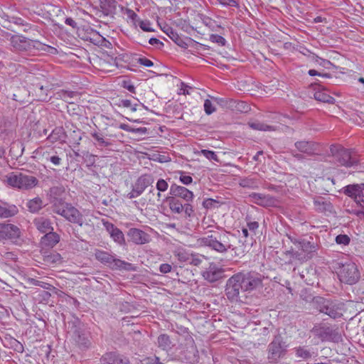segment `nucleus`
I'll list each match as a JSON object with an SVG mask.
<instances>
[{"instance_id": "nucleus-16", "label": "nucleus", "mask_w": 364, "mask_h": 364, "mask_svg": "<svg viewBox=\"0 0 364 364\" xmlns=\"http://www.w3.org/2000/svg\"><path fill=\"white\" fill-rule=\"evenodd\" d=\"M62 216L69 222L76 223L80 227L84 224L83 215L70 203L66 205L65 214Z\"/></svg>"}, {"instance_id": "nucleus-48", "label": "nucleus", "mask_w": 364, "mask_h": 364, "mask_svg": "<svg viewBox=\"0 0 364 364\" xmlns=\"http://www.w3.org/2000/svg\"><path fill=\"white\" fill-rule=\"evenodd\" d=\"M183 213H184L185 218L186 219L191 220L195 217V215H196L195 210H194L193 206L192 205L191 202H186L183 204Z\"/></svg>"}, {"instance_id": "nucleus-42", "label": "nucleus", "mask_w": 364, "mask_h": 364, "mask_svg": "<svg viewBox=\"0 0 364 364\" xmlns=\"http://www.w3.org/2000/svg\"><path fill=\"white\" fill-rule=\"evenodd\" d=\"M68 203L64 202L62 199L57 200L52 205V211L60 215L65 214V206Z\"/></svg>"}, {"instance_id": "nucleus-47", "label": "nucleus", "mask_w": 364, "mask_h": 364, "mask_svg": "<svg viewBox=\"0 0 364 364\" xmlns=\"http://www.w3.org/2000/svg\"><path fill=\"white\" fill-rule=\"evenodd\" d=\"M222 204H223V202L219 201L216 199L213 198H207L203 201V206L205 209H212V208H219Z\"/></svg>"}, {"instance_id": "nucleus-4", "label": "nucleus", "mask_w": 364, "mask_h": 364, "mask_svg": "<svg viewBox=\"0 0 364 364\" xmlns=\"http://www.w3.org/2000/svg\"><path fill=\"white\" fill-rule=\"evenodd\" d=\"M73 339L76 346L82 351L90 349L92 346V337L90 330L79 320L73 323Z\"/></svg>"}, {"instance_id": "nucleus-37", "label": "nucleus", "mask_w": 364, "mask_h": 364, "mask_svg": "<svg viewBox=\"0 0 364 364\" xmlns=\"http://www.w3.org/2000/svg\"><path fill=\"white\" fill-rule=\"evenodd\" d=\"M95 257L99 262L109 267L111 261L112 260L113 255H110L107 252L101 250H96L95 252Z\"/></svg>"}, {"instance_id": "nucleus-44", "label": "nucleus", "mask_w": 364, "mask_h": 364, "mask_svg": "<svg viewBox=\"0 0 364 364\" xmlns=\"http://www.w3.org/2000/svg\"><path fill=\"white\" fill-rule=\"evenodd\" d=\"M62 156H49V154H42V161L45 162H50L52 164H53L55 166H58L62 163Z\"/></svg>"}, {"instance_id": "nucleus-1", "label": "nucleus", "mask_w": 364, "mask_h": 364, "mask_svg": "<svg viewBox=\"0 0 364 364\" xmlns=\"http://www.w3.org/2000/svg\"><path fill=\"white\" fill-rule=\"evenodd\" d=\"M264 276L255 271H242L230 277L226 282L225 295L229 301H237L240 292H251L262 287Z\"/></svg>"}, {"instance_id": "nucleus-35", "label": "nucleus", "mask_w": 364, "mask_h": 364, "mask_svg": "<svg viewBox=\"0 0 364 364\" xmlns=\"http://www.w3.org/2000/svg\"><path fill=\"white\" fill-rule=\"evenodd\" d=\"M158 347L163 350L169 351L173 346L170 336L168 334L162 333L157 338Z\"/></svg>"}, {"instance_id": "nucleus-51", "label": "nucleus", "mask_w": 364, "mask_h": 364, "mask_svg": "<svg viewBox=\"0 0 364 364\" xmlns=\"http://www.w3.org/2000/svg\"><path fill=\"white\" fill-rule=\"evenodd\" d=\"M124 14H126L129 19L131 20L132 23L136 26V23L140 21L138 15L131 9L126 8L124 9Z\"/></svg>"}, {"instance_id": "nucleus-5", "label": "nucleus", "mask_w": 364, "mask_h": 364, "mask_svg": "<svg viewBox=\"0 0 364 364\" xmlns=\"http://www.w3.org/2000/svg\"><path fill=\"white\" fill-rule=\"evenodd\" d=\"M11 46L18 51H33L34 50L49 52L54 48L43 44L38 41H33L23 36L14 35L11 38Z\"/></svg>"}, {"instance_id": "nucleus-39", "label": "nucleus", "mask_w": 364, "mask_h": 364, "mask_svg": "<svg viewBox=\"0 0 364 364\" xmlns=\"http://www.w3.org/2000/svg\"><path fill=\"white\" fill-rule=\"evenodd\" d=\"M90 135L97 141L95 145L100 149L109 147L112 145L109 140L105 139L102 134L97 132H91Z\"/></svg>"}, {"instance_id": "nucleus-61", "label": "nucleus", "mask_w": 364, "mask_h": 364, "mask_svg": "<svg viewBox=\"0 0 364 364\" xmlns=\"http://www.w3.org/2000/svg\"><path fill=\"white\" fill-rule=\"evenodd\" d=\"M141 364H164L160 361L159 357L154 355L153 358L149 357L144 360Z\"/></svg>"}, {"instance_id": "nucleus-52", "label": "nucleus", "mask_w": 364, "mask_h": 364, "mask_svg": "<svg viewBox=\"0 0 364 364\" xmlns=\"http://www.w3.org/2000/svg\"><path fill=\"white\" fill-rule=\"evenodd\" d=\"M201 19H202L203 23L206 26L210 28L212 31H215V27L220 28V26L217 25L215 21L214 20H213L212 18H210V17L202 15Z\"/></svg>"}, {"instance_id": "nucleus-29", "label": "nucleus", "mask_w": 364, "mask_h": 364, "mask_svg": "<svg viewBox=\"0 0 364 364\" xmlns=\"http://www.w3.org/2000/svg\"><path fill=\"white\" fill-rule=\"evenodd\" d=\"M117 4L115 0H99L100 11L106 16L115 14Z\"/></svg>"}, {"instance_id": "nucleus-32", "label": "nucleus", "mask_w": 364, "mask_h": 364, "mask_svg": "<svg viewBox=\"0 0 364 364\" xmlns=\"http://www.w3.org/2000/svg\"><path fill=\"white\" fill-rule=\"evenodd\" d=\"M164 32L168 35V36L178 46L186 48L188 47V43L186 42V40L181 38L178 33L173 30L171 27H168Z\"/></svg>"}, {"instance_id": "nucleus-31", "label": "nucleus", "mask_w": 364, "mask_h": 364, "mask_svg": "<svg viewBox=\"0 0 364 364\" xmlns=\"http://www.w3.org/2000/svg\"><path fill=\"white\" fill-rule=\"evenodd\" d=\"M66 137L65 132L63 127H55L52 132L48 136L47 141L53 144L57 141L63 144L65 142Z\"/></svg>"}, {"instance_id": "nucleus-64", "label": "nucleus", "mask_w": 364, "mask_h": 364, "mask_svg": "<svg viewBox=\"0 0 364 364\" xmlns=\"http://www.w3.org/2000/svg\"><path fill=\"white\" fill-rule=\"evenodd\" d=\"M122 86L132 93L136 92L135 87L130 80H124L122 82Z\"/></svg>"}, {"instance_id": "nucleus-56", "label": "nucleus", "mask_w": 364, "mask_h": 364, "mask_svg": "<svg viewBox=\"0 0 364 364\" xmlns=\"http://www.w3.org/2000/svg\"><path fill=\"white\" fill-rule=\"evenodd\" d=\"M156 188L159 192H165L168 188V183L166 180L159 178L156 182Z\"/></svg>"}, {"instance_id": "nucleus-12", "label": "nucleus", "mask_w": 364, "mask_h": 364, "mask_svg": "<svg viewBox=\"0 0 364 364\" xmlns=\"http://www.w3.org/2000/svg\"><path fill=\"white\" fill-rule=\"evenodd\" d=\"M154 183V177L151 174H142L132 185V189L130 193L127 195V198L132 199L141 196L147 187Z\"/></svg>"}, {"instance_id": "nucleus-28", "label": "nucleus", "mask_w": 364, "mask_h": 364, "mask_svg": "<svg viewBox=\"0 0 364 364\" xmlns=\"http://www.w3.org/2000/svg\"><path fill=\"white\" fill-rule=\"evenodd\" d=\"M284 250L282 251V258L285 264H293L295 262L300 263V256L297 250H294L292 247L287 248L285 245L283 246Z\"/></svg>"}, {"instance_id": "nucleus-11", "label": "nucleus", "mask_w": 364, "mask_h": 364, "mask_svg": "<svg viewBox=\"0 0 364 364\" xmlns=\"http://www.w3.org/2000/svg\"><path fill=\"white\" fill-rule=\"evenodd\" d=\"M311 332L322 341H330L338 343L341 340V335L338 328H333L331 326H314L311 329Z\"/></svg>"}, {"instance_id": "nucleus-8", "label": "nucleus", "mask_w": 364, "mask_h": 364, "mask_svg": "<svg viewBox=\"0 0 364 364\" xmlns=\"http://www.w3.org/2000/svg\"><path fill=\"white\" fill-rule=\"evenodd\" d=\"M288 345L280 335H277L267 346V360L270 363H277L287 353Z\"/></svg>"}, {"instance_id": "nucleus-36", "label": "nucleus", "mask_w": 364, "mask_h": 364, "mask_svg": "<svg viewBox=\"0 0 364 364\" xmlns=\"http://www.w3.org/2000/svg\"><path fill=\"white\" fill-rule=\"evenodd\" d=\"M239 185L242 188L255 189L259 188V181L257 178L255 177H243L240 178Z\"/></svg>"}, {"instance_id": "nucleus-59", "label": "nucleus", "mask_w": 364, "mask_h": 364, "mask_svg": "<svg viewBox=\"0 0 364 364\" xmlns=\"http://www.w3.org/2000/svg\"><path fill=\"white\" fill-rule=\"evenodd\" d=\"M203 107H204L205 112L208 115L211 114L216 109L215 107L213 106V103L211 102V101L208 99L205 100Z\"/></svg>"}, {"instance_id": "nucleus-53", "label": "nucleus", "mask_w": 364, "mask_h": 364, "mask_svg": "<svg viewBox=\"0 0 364 364\" xmlns=\"http://www.w3.org/2000/svg\"><path fill=\"white\" fill-rule=\"evenodd\" d=\"M210 41L213 43H218L220 46H224L226 44V40L221 36L218 34H211L209 38Z\"/></svg>"}, {"instance_id": "nucleus-24", "label": "nucleus", "mask_w": 364, "mask_h": 364, "mask_svg": "<svg viewBox=\"0 0 364 364\" xmlns=\"http://www.w3.org/2000/svg\"><path fill=\"white\" fill-rule=\"evenodd\" d=\"M107 232L109 233L110 237L114 240V242L119 245H123L125 242L124 236L122 230H120L114 224L106 222L104 223Z\"/></svg>"}, {"instance_id": "nucleus-46", "label": "nucleus", "mask_w": 364, "mask_h": 364, "mask_svg": "<svg viewBox=\"0 0 364 364\" xmlns=\"http://www.w3.org/2000/svg\"><path fill=\"white\" fill-rule=\"evenodd\" d=\"M248 125L253 129L259 130V131H274V129L273 127L267 125L266 124L255 122H249Z\"/></svg>"}, {"instance_id": "nucleus-3", "label": "nucleus", "mask_w": 364, "mask_h": 364, "mask_svg": "<svg viewBox=\"0 0 364 364\" xmlns=\"http://www.w3.org/2000/svg\"><path fill=\"white\" fill-rule=\"evenodd\" d=\"M314 303L316 309L319 312L328 315L331 318L336 319L343 316L345 304L342 301L317 297Z\"/></svg>"}, {"instance_id": "nucleus-58", "label": "nucleus", "mask_w": 364, "mask_h": 364, "mask_svg": "<svg viewBox=\"0 0 364 364\" xmlns=\"http://www.w3.org/2000/svg\"><path fill=\"white\" fill-rule=\"evenodd\" d=\"M245 220L247 221V227H248L249 230L250 231L253 232L255 234V231L259 228L258 222H257V221H252L251 220V217L249 216V215L246 216Z\"/></svg>"}, {"instance_id": "nucleus-13", "label": "nucleus", "mask_w": 364, "mask_h": 364, "mask_svg": "<svg viewBox=\"0 0 364 364\" xmlns=\"http://www.w3.org/2000/svg\"><path fill=\"white\" fill-rule=\"evenodd\" d=\"M169 194L176 198L183 199L185 202H192L194 198V194L187 188L179 186L176 183H172L170 186Z\"/></svg>"}, {"instance_id": "nucleus-40", "label": "nucleus", "mask_w": 364, "mask_h": 364, "mask_svg": "<svg viewBox=\"0 0 364 364\" xmlns=\"http://www.w3.org/2000/svg\"><path fill=\"white\" fill-rule=\"evenodd\" d=\"M34 92L36 96L38 97V101L46 102L48 100V91L47 88H45L43 85L40 84H36L34 88Z\"/></svg>"}, {"instance_id": "nucleus-50", "label": "nucleus", "mask_w": 364, "mask_h": 364, "mask_svg": "<svg viewBox=\"0 0 364 364\" xmlns=\"http://www.w3.org/2000/svg\"><path fill=\"white\" fill-rule=\"evenodd\" d=\"M28 283L31 285L41 287L44 289L50 290L51 289V288H53V287L51 284L42 281L37 280L34 278H28Z\"/></svg>"}, {"instance_id": "nucleus-19", "label": "nucleus", "mask_w": 364, "mask_h": 364, "mask_svg": "<svg viewBox=\"0 0 364 364\" xmlns=\"http://www.w3.org/2000/svg\"><path fill=\"white\" fill-rule=\"evenodd\" d=\"M294 146L298 151L308 156L314 155L320 151L319 144L312 141H299Z\"/></svg>"}, {"instance_id": "nucleus-14", "label": "nucleus", "mask_w": 364, "mask_h": 364, "mask_svg": "<svg viewBox=\"0 0 364 364\" xmlns=\"http://www.w3.org/2000/svg\"><path fill=\"white\" fill-rule=\"evenodd\" d=\"M251 201L264 208L275 207L277 200L274 196L259 193H252L250 196Z\"/></svg>"}, {"instance_id": "nucleus-43", "label": "nucleus", "mask_w": 364, "mask_h": 364, "mask_svg": "<svg viewBox=\"0 0 364 364\" xmlns=\"http://www.w3.org/2000/svg\"><path fill=\"white\" fill-rule=\"evenodd\" d=\"M43 260L48 264H59L62 262L61 255L56 252H51L48 255H45Z\"/></svg>"}, {"instance_id": "nucleus-38", "label": "nucleus", "mask_w": 364, "mask_h": 364, "mask_svg": "<svg viewBox=\"0 0 364 364\" xmlns=\"http://www.w3.org/2000/svg\"><path fill=\"white\" fill-rule=\"evenodd\" d=\"M314 204L316 210L318 212L323 213L326 211H330L332 208V205L330 202H327L324 198L319 197L314 199Z\"/></svg>"}, {"instance_id": "nucleus-15", "label": "nucleus", "mask_w": 364, "mask_h": 364, "mask_svg": "<svg viewBox=\"0 0 364 364\" xmlns=\"http://www.w3.org/2000/svg\"><path fill=\"white\" fill-rule=\"evenodd\" d=\"M19 228L13 224L0 223V241L14 240L20 237Z\"/></svg>"}, {"instance_id": "nucleus-6", "label": "nucleus", "mask_w": 364, "mask_h": 364, "mask_svg": "<svg viewBox=\"0 0 364 364\" xmlns=\"http://www.w3.org/2000/svg\"><path fill=\"white\" fill-rule=\"evenodd\" d=\"M7 183L20 190H31L38 183V180L33 176L23 173H10L6 176Z\"/></svg>"}, {"instance_id": "nucleus-26", "label": "nucleus", "mask_w": 364, "mask_h": 364, "mask_svg": "<svg viewBox=\"0 0 364 364\" xmlns=\"http://www.w3.org/2000/svg\"><path fill=\"white\" fill-rule=\"evenodd\" d=\"M33 225L41 233H46L53 230L51 220L45 217H38L33 220Z\"/></svg>"}, {"instance_id": "nucleus-60", "label": "nucleus", "mask_w": 364, "mask_h": 364, "mask_svg": "<svg viewBox=\"0 0 364 364\" xmlns=\"http://www.w3.org/2000/svg\"><path fill=\"white\" fill-rule=\"evenodd\" d=\"M336 242L337 244L346 245L349 244L350 238L346 235H338L336 237Z\"/></svg>"}, {"instance_id": "nucleus-54", "label": "nucleus", "mask_w": 364, "mask_h": 364, "mask_svg": "<svg viewBox=\"0 0 364 364\" xmlns=\"http://www.w3.org/2000/svg\"><path fill=\"white\" fill-rule=\"evenodd\" d=\"M178 173L180 174L179 181L183 184L188 186L192 183L193 178L191 176L187 175L186 172L182 171H180Z\"/></svg>"}, {"instance_id": "nucleus-22", "label": "nucleus", "mask_w": 364, "mask_h": 364, "mask_svg": "<svg viewBox=\"0 0 364 364\" xmlns=\"http://www.w3.org/2000/svg\"><path fill=\"white\" fill-rule=\"evenodd\" d=\"M360 188L359 183L350 184L343 187L341 192L353 199L355 203H360V200L364 198V193H362Z\"/></svg>"}, {"instance_id": "nucleus-25", "label": "nucleus", "mask_w": 364, "mask_h": 364, "mask_svg": "<svg viewBox=\"0 0 364 364\" xmlns=\"http://www.w3.org/2000/svg\"><path fill=\"white\" fill-rule=\"evenodd\" d=\"M183 355L186 363L198 364L199 363V353L196 347L193 345L186 348L183 352Z\"/></svg>"}, {"instance_id": "nucleus-21", "label": "nucleus", "mask_w": 364, "mask_h": 364, "mask_svg": "<svg viewBox=\"0 0 364 364\" xmlns=\"http://www.w3.org/2000/svg\"><path fill=\"white\" fill-rule=\"evenodd\" d=\"M311 87L317 86V87L314 88V97L316 100L326 102L328 104H334L336 100L328 95L325 88L321 85L318 82H314L311 85Z\"/></svg>"}, {"instance_id": "nucleus-41", "label": "nucleus", "mask_w": 364, "mask_h": 364, "mask_svg": "<svg viewBox=\"0 0 364 364\" xmlns=\"http://www.w3.org/2000/svg\"><path fill=\"white\" fill-rule=\"evenodd\" d=\"M296 358L308 360L311 358L312 354L309 348L306 346H297L293 348Z\"/></svg>"}, {"instance_id": "nucleus-17", "label": "nucleus", "mask_w": 364, "mask_h": 364, "mask_svg": "<svg viewBox=\"0 0 364 364\" xmlns=\"http://www.w3.org/2000/svg\"><path fill=\"white\" fill-rule=\"evenodd\" d=\"M202 275L206 281L211 283L215 282L224 277V269L215 264H210Z\"/></svg>"}, {"instance_id": "nucleus-23", "label": "nucleus", "mask_w": 364, "mask_h": 364, "mask_svg": "<svg viewBox=\"0 0 364 364\" xmlns=\"http://www.w3.org/2000/svg\"><path fill=\"white\" fill-rule=\"evenodd\" d=\"M60 235L51 230L41 238L40 244L43 248L51 249L60 242Z\"/></svg>"}, {"instance_id": "nucleus-18", "label": "nucleus", "mask_w": 364, "mask_h": 364, "mask_svg": "<svg viewBox=\"0 0 364 364\" xmlns=\"http://www.w3.org/2000/svg\"><path fill=\"white\" fill-rule=\"evenodd\" d=\"M101 364H129V360L127 357L117 352L106 353L100 358Z\"/></svg>"}, {"instance_id": "nucleus-2", "label": "nucleus", "mask_w": 364, "mask_h": 364, "mask_svg": "<svg viewBox=\"0 0 364 364\" xmlns=\"http://www.w3.org/2000/svg\"><path fill=\"white\" fill-rule=\"evenodd\" d=\"M207 235L198 239L200 244L220 254L235 250L236 237L230 232L223 229L210 230Z\"/></svg>"}, {"instance_id": "nucleus-27", "label": "nucleus", "mask_w": 364, "mask_h": 364, "mask_svg": "<svg viewBox=\"0 0 364 364\" xmlns=\"http://www.w3.org/2000/svg\"><path fill=\"white\" fill-rule=\"evenodd\" d=\"M164 202L166 203L172 213L181 214L183 211V204L179 198L169 196L165 198Z\"/></svg>"}, {"instance_id": "nucleus-57", "label": "nucleus", "mask_w": 364, "mask_h": 364, "mask_svg": "<svg viewBox=\"0 0 364 364\" xmlns=\"http://www.w3.org/2000/svg\"><path fill=\"white\" fill-rule=\"evenodd\" d=\"M139 26L141 30L146 32H153L154 30L151 27V22L149 20L140 21L138 22Z\"/></svg>"}, {"instance_id": "nucleus-30", "label": "nucleus", "mask_w": 364, "mask_h": 364, "mask_svg": "<svg viewBox=\"0 0 364 364\" xmlns=\"http://www.w3.org/2000/svg\"><path fill=\"white\" fill-rule=\"evenodd\" d=\"M26 205L28 211L33 214L38 213L46 206L43 200L38 196L28 200Z\"/></svg>"}, {"instance_id": "nucleus-63", "label": "nucleus", "mask_w": 364, "mask_h": 364, "mask_svg": "<svg viewBox=\"0 0 364 364\" xmlns=\"http://www.w3.org/2000/svg\"><path fill=\"white\" fill-rule=\"evenodd\" d=\"M308 74L310 76H319L321 77L330 78L331 77V75L329 73H319L316 70L311 69L308 71Z\"/></svg>"}, {"instance_id": "nucleus-34", "label": "nucleus", "mask_w": 364, "mask_h": 364, "mask_svg": "<svg viewBox=\"0 0 364 364\" xmlns=\"http://www.w3.org/2000/svg\"><path fill=\"white\" fill-rule=\"evenodd\" d=\"M113 270H132V264L129 263L127 262L121 260L119 259L115 258L114 256L112 257V260L109 266Z\"/></svg>"}, {"instance_id": "nucleus-62", "label": "nucleus", "mask_w": 364, "mask_h": 364, "mask_svg": "<svg viewBox=\"0 0 364 364\" xmlns=\"http://www.w3.org/2000/svg\"><path fill=\"white\" fill-rule=\"evenodd\" d=\"M77 95L76 92L74 91H68V90H62L60 97L66 102H68V99L73 98Z\"/></svg>"}, {"instance_id": "nucleus-45", "label": "nucleus", "mask_w": 364, "mask_h": 364, "mask_svg": "<svg viewBox=\"0 0 364 364\" xmlns=\"http://www.w3.org/2000/svg\"><path fill=\"white\" fill-rule=\"evenodd\" d=\"M36 151V154L41 155V156H42V154H49V156L63 155V152H62V151L58 152L56 151L55 146L48 147V148L41 146L38 149H37V150Z\"/></svg>"}, {"instance_id": "nucleus-10", "label": "nucleus", "mask_w": 364, "mask_h": 364, "mask_svg": "<svg viewBox=\"0 0 364 364\" xmlns=\"http://www.w3.org/2000/svg\"><path fill=\"white\" fill-rule=\"evenodd\" d=\"M338 276L341 282L350 285L357 283L360 278L357 265L351 262L340 264Z\"/></svg>"}, {"instance_id": "nucleus-7", "label": "nucleus", "mask_w": 364, "mask_h": 364, "mask_svg": "<svg viewBox=\"0 0 364 364\" xmlns=\"http://www.w3.org/2000/svg\"><path fill=\"white\" fill-rule=\"evenodd\" d=\"M331 152L335 163L338 166L350 168L355 166L359 164L358 156L349 149L341 146H331Z\"/></svg>"}, {"instance_id": "nucleus-20", "label": "nucleus", "mask_w": 364, "mask_h": 364, "mask_svg": "<svg viewBox=\"0 0 364 364\" xmlns=\"http://www.w3.org/2000/svg\"><path fill=\"white\" fill-rule=\"evenodd\" d=\"M127 236L136 245H144L150 241V235L138 228L129 229Z\"/></svg>"}, {"instance_id": "nucleus-9", "label": "nucleus", "mask_w": 364, "mask_h": 364, "mask_svg": "<svg viewBox=\"0 0 364 364\" xmlns=\"http://www.w3.org/2000/svg\"><path fill=\"white\" fill-rule=\"evenodd\" d=\"M296 248L299 254V256H300V263H304L317 254L318 244L316 238L312 236L302 237V240Z\"/></svg>"}, {"instance_id": "nucleus-33", "label": "nucleus", "mask_w": 364, "mask_h": 364, "mask_svg": "<svg viewBox=\"0 0 364 364\" xmlns=\"http://www.w3.org/2000/svg\"><path fill=\"white\" fill-rule=\"evenodd\" d=\"M18 209L15 205L4 204L0 205V218H7L16 215Z\"/></svg>"}, {"instance_id": "nucleus-55", "label": "nucleus", "mask_w": 364, "mask_h": 364, "mask_svg": "<svg viewBox=\"0 0 364 364\" xmlns=\"http://www.w3.org/2000/svg\"><path fill=\"white\" fill-rule=\"evenodd\" d=\"M200 153L209 160L218 161V156L213 151L202 149Z\"/></svg>"}, {"instance_id": "nucleus-49", "label": "nucleus", "mask_w": 364, "mask_h": 364, "mask_svg": "<svg viewBox=\"0 0 364 364\" xmlns=\"http://www.w3.org/2000/svg\"><path fill=\"white\" fill-rule=\"evenodd\" d=\"M50 196L55 200H58V198L65 192V188L63 186H53L50 188Z\"/></svg>"}]
</instances>
